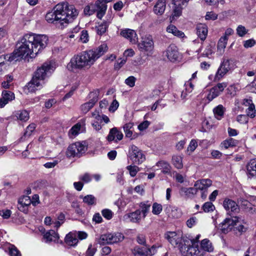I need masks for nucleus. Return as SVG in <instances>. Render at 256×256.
<instances>
[{
  "label": "nucleus",
  "mask_w": 256,
  "mask_h": 256,
  "mask_svg": "<svg viewBox=\"0 0 256 256\" xmlns=\"http://www.w3.org/2000/svg\"><path fill=\"white\" fill-rule=\"evenodd\" d=\"M108 48L107 44L104 43L96 49L86 50L75 54L67 64L66 68L72 72L88 70L108 50Z\"/></svg>",
  "instance_id": "nucleus-1"
},
{
  "label": "nucleus",
  "mask_w": 256,
  "mask_h": 256,
  "mask_svg": "<svg viewBox=\"0 0 256 256\" xmlns=\"http://www.w3.org/2000/svg\"><path fill=\"white\" fill-rule=\"evenodd\" d=\"M78 15V12L74 6L60 3L55 6L52 11L47 13L46 20L48 22L54 24L62 28L72 22Z\"/></svg>",
  "instance_id": "nucleus-2"
},
{
  "label": "nucleus",
  "mask_w": 256,
  "mask_h": 256,
  "mask_svg": "<svg viewBox=\"0 0 256 256\" xmlns=\"http://www.w3.org/2000/svg\"><path fill=\"white\" fill-rule=\"evenodd\" d=\"M32 49L31 42H30L28 34H26L18 41L16 48L13 52L5 55L4 58L8 62H14L28 56L33 58L36 55Z\"/></svg>",
  "instance_id": "nucleus-3"
},
{
  "label": "nucleus",
  "mask_w": 256,
  "mask_h": 256,
  "mask_svg": "<svg viewBox=\"0 0 256 256\" xmlns=\"http://www.w3.org/2000/svg\"><path fill=\"white\" fill-rule=\"evenodd\" d=\"M189 247L182 246L180 248V253L184 256H204L206 252H212L214 247L211 242L205 238L200 242L199 246L198 242L190 240Z\"/></svg>",
  "instance_id": "nucleus-4"
},
{
  "label": "nucleus",
  "mask_w": 256,
  "mask_h": 256,
  "mask_svg": "<svg viewBox=\"0 0 256 256\" xmlns=\"http://www.w3.org/2000/svg\"><path fill=\"white\" fill-rule=\"evenodd\" d=\"M27 34L36 56L46 47L48 42V38L46 35L33 33Z\"/></svg>",
  "instance_id": "nucleus-5"
},
{
  "label": "nucleus",
  "mask_w": 256,
  "mask_h": 256,
  "mask_svg": "<svg viewBox=\"0 0 256 256\" xmlns=\"http://www.w3.org/2000/svg\"><path fill=\"white\" fill-rule=\"evenodd\" d=\"M164 238L172 245L178 247L180 252L182 247H189L190 244V240L182 238L181 232H168L164 234Z\"/></svg>",
  "instance_id": "nucleus-6"
},
{
  "label": "nucleus",
  "mask_w": 256,
  "mask_h": 256,
  "mask_svg": "<svg viewBox=\"0 0 256 256\" xmlns=\"http://www.w3.org/2000/svg\"><path fill=\"white\" fill-rule=\"evenodd\" d=\"M55 68L56 66L54 62H46L37 69L33 78L44 84V80L51 74Z\"/></svg>",
  "instance_id": "nucleus-7"
},
{
  "label": "nucleus",
  "mask_w": 256,
  "mask_h": 256,
  "mask_svg": "<svg viewBox=\"0 0 256 256\" xmlns=\"http://www.w3.org/2000/svg\"><path fill=\"white\" fill-rule=\"evenodd\" d=\"M236 66L234 60L224 58L215 75V80H220L229 71L232 70Z\"/></svg>",
  "instance_id": "nucleus-8"
},
{
  "label": "nucleus",
  "mask_w": 256,
  "mask_h": 256,
  "mask_svg": "<svg viewBox=\"0 0 256 256\" xmlns=\"http://www.w3.org/2000/svg\"><path fill=\"white\" fill-rule=\"evenodd\" d=\"M138 48L140 51L148 56L153 53L154 42L152 38L150 35H146L142 38L140 42L138 43Z\"/></svg>",
  "instance_id": "nucleus-9"
},
{
  "label": "nucleus",
  "mask_w": 256,
  "mask_h": 256,
  "mask_svg": "<svg viewBox=\"0 0 256 256\" xmlns=\"http://www.w3.org/2000/svg\"><path fill=\"white\" fill-rule=\"evenodd\" d=\"M88 144L86 141L76 142L68 146L66 155L69 157L80 156L86 152Z\"/></svg>",
  "instance_id": "nucleus-10"
},
{
  "label": "nucleus",
  "mask_w": 256,
  "mask_h": 256,
  "mask_svg": "<svg viewBox=\"0 0 256 256\" xmlns=\"http://www.w3.org/2000/svg\"><path fill=\"white\" fill-rule=\"evenodd\" d=\"M228 86L226 82L218 83L210 88L207 89L205 92L204 98L208 102H212L214 99L219 96Z\"/></svg>",
  "instance_id": "nucleus-11"
},
{
  "label": "nucleus",
  "mask_w": 256,
  "mask_h": 256,
  "mask_svg": "<svg viewBox=\"0 0 256 256\" xmlns=\"http://www.w3.org/2000/svg\"><path fill=\"white\" fill-rule=\"evenodd\" d=\"M124 238L122 233H108L101 235L98 239V242L100 244H113L122 241Z\"/></svg>",
  "instance_id": "nucleus-12"
},
{
  "label": "nucleus",
  "mask_w": 256,
  "mask_h": 256,
  "mask_svg": "<svg viewBox=\"0 0 256 256\" xmlns=\"http://www.w3.org/2000/svg\"><path fill=\"white\" fill-rule=\"evenodd\" d=\"M88 234L84 232H69L65 238L66 243L70 246H76L79 240L86 239Z\"/></svg>",
  "instance_id": "nucleus-13"
},
{
  "label": "nucleus",
  "mask_w": 256,
  "mask_h": 256,
  "mask_svg": "<svg viewBox=\"0 0 256 256\" xmlns=\"http://www.w3.org/2000/svg\"><path fill=\"white\" fill-rule=\"evenodd\" d=\"M180 56L178 48L174 44H170L162 53V56L164 60L172 62L178 61Z\"/></svg>",
  "instance_id": "nucleus-14"
},
{
  "label": "nucleus",
  "mask_w": 256,
  "mask_h": 256,
  "mask_svg": "<svg viewBox=\"0 0 256 256\" xmlns=\"http://www.w3.org/2000/svg\"><path fill=\"white\" fill-rule=\"evenodd\" d=\"M130 158L134 163L136 164H140L143 162L145 160V156L136 146L132 145L129 150Z\"/></svg>",
  "instance_id": "nucleus-15"
},
{
  "label": "nucleus",
  "mask_w": 256,
  "mask_h": 256,
  "mask_svg": "<svg viewBox=\"0 0 256 256\" xmlns=\"http://www.w3.org/2000/svg\"><path fill=\"white\" fill-rule=\"evenodd\" d=\"M92 118L93 119L92 122V126L96 130H100L102 128V121L106 124H108L110 122V119L106 116L100 115L97 111H94L92 113Z\"/></svg>",
  "instance_id": "nucleus-16"
},
{
  "label": "nucleus",
  "mask_w": 256,
  "mask_h": 256,
  "mask_svg": "<svg viewBox=\"0 0 256 256\" xmlns=\"http://www.w3.org/2000/svg\"><path fill=\"white\" fill-rule=\"evenodd\" d=\"M158 247L152 246L150 248L146 246L134 248L133 253L135 256H152L154 254Z\"/></svg>",
  "instance_id": "nucleus-17"
},
{
  "label": "nucleus",
  "mask_w": 256,
  "mask_h": 256,
  "mask_svg": "<svg viewBox=\"0 0 256 256\" xmlns=\"http://www.w3.org/2000/svg\"><path fill=\"white\" fill-rule=\"evenodd\" d=\"M86 119H81L78 122L73 126L68 132V135L71 138L76 136L83 130H85Z\"/></svg>",
  "instance_id": "nucleus-18"
},
{
  "label": "nucleus",
  "mask_w": 256,
  "mask_h": 256,
  "mask_svg": "<svg viewBox=\"0 0 256 256\" xmlns=\"http://www.w3.org/2000/svg\"><path fill=\"white\" fill-rule=\"evenodd\" d=\"M43 84L42 82L32 77V80L24 86V92L26 94L34 92L40 90L42 87Z\"/></svg>",
  "instance_id": "nucleus-19"
},
{
  "label": "nucleus",
  "mask_w": 256,
  "mask_h": 256,
  "mask_svg": "<svg viewBox=\"0 0 256 256\" xmlns=\"http://www.w3.org/2000/svg\"><path fill=\"white\" fill-rule=\"evenodd\" d=\"M238 222V217H232L226 218L221 223V230L224 233H227L230 231L237 223Z\"/></svg>",
  "instance_id": "nucleus-20"
},
{
  "label": "nucleus",
  "mask_w": 256,
  "mask_h": 256,
  "mask_svg": "<svg viewBox=\"0 0 256 256\" xmlns=\"http://www.w3.org/2000/svg\"><path fill=\"white\" fill-rule=\"evenodd\" d=\"M31 203V198L30 196H23L20 197L18 200V208L20 212L27 214Z\"/></svg>",
  "instance_id": "nucleus-21"
},
{
  "label": "nucleus",
  "mask_w": 256,
  "mask_h": 256,
  "mask_svg": "<svg viewBox=\"0 0 256 256\" xmlns=\"http://www.w3.org/2000/svg\"><path fill=\"white\" fill-rule=\"evenodd\" d=\"M120 35L128 40L132 44H136L138 42V36L136 32L132 30H123L120 32Z\"/></svg>",
  "instance_id": "nucleus-22"
},
{
  "label": "nucleus",
  "mask_w": 256,
  "mask_h": 256,
  "mask_svg": "<svg viewBox=\"0 0 256 256\" xmlns=\"http://www.w3.org/2000/svg\"><path fill=\"white\" fill-rule=\"evenodd\" d=\"M15 98L14 94L8 90H4L2 94V98H0V108H4L10 102Z\"/></svg>",
  "instance_id": "nucleus-23"
},
{
  "label": "nucleus",
  "mask_w": 256,
  "mask_h": 256,
  "mask_svg": "<svg viewBox=\"0 0 256 256\" xmlns=\"http://www.w3.org/2000/svg\"><path fill=\"white\" fill-rule=\"evenodd\" d=\"M141 219L142 216L140 210H136L134 212L127 214L123 216L124 220L130 221L134 223H139Z\"/></svg>",
  "instance_id": "nucleus-24"
},
{
  "label": "nucleus",
  "mask_w": 256,
  "mask_h": 256,
  "mask_svg": "<svg viewBox=\"0 0 256 256\" xmlns=\"http://www.w3.org/2000/svg\"><path fill=\"white\" fill-rule=\"evenodd\" d=\"M212 184V181L210 179H202L196 180L194 184V187L198 190L201 191L207 190V189Z\"/></svg>",
  "instance_id": "nucleus-25"
},
{
  "label": "nucleus",
  "mask_w": 256,
  "mask_h": 256,
  "mask_svg": "<svg viewBox=\"0 0 256 256\" xmlns=\"http://www.w3.org/2000/svg\"><path fill=\"white\" fill-rule=\"evenodd\" d=\"M223 206L228 212H236L238 210V206L236 203L228 198H226L224 200Z\"/></svg>",
  "instance_id": "nucleus-26"
},
{
  "label": "nucleus",
  "mask_w": 256,
  "mask_h": 256,
  "mask_svg": "<svg viewBox=\"0 0 256 256\" xmlns=\"http://www.w3.org/2000/svg\"><path fill=\"white\" fill-rule=\"evenodd\" d=\"M43 238L46 242H58L59 236L54 230H50L44 234Z\"/></svg>",
  "instance_id": "nucleus-27"
},
{
  "label": "nucleus",
  "mask_w": 256,
  "mask_h": 256,
  "mask_svg": "<svg viewBox=\"0 0 256 256\" xmlns=\"http://www.w3.org/2000/svg\"><path fill=\"white\" fill-rule=\"evenodd\" d=\"M123 138V134L119 131L116 128H114L110 130L108 136V141H112L116 140V141L120 140Z\"/></svg>",
  "instance_id": "nucleus-28"
},
{
  "label": "nucleus",
  "mask_w": 256,
  "mask_h": 256,
  "mask_svg": "<svg viewBox=\"0 0 256 256\" xmlns=\"http://www.w3.org/2000/svg\"><path fill=\"white\" fill-rule=\"evenodd\" d=\"M166 30L168 33L172 34L174 36L178 38L184 39L186 38L184 32L178 30V28L173 24H170L168 25L166 28Z\"/></svg>",
  "instance_id": "nucleus-29"
},
{
  "label": "nucleus",
  "mask_w": 256,
  "mask_h": 256,
  "mask_svg": "<svg viewBox=\"0 0 256 256\" xmlns=\"http://www.w3.org/2000/svg\"><path fill=\"white\" fill-rule=\"evenodd\" d=\"M208 32V26L202 24H199L196 26V33L200 39L204 41L206 38Z\"/></svg>",
  "instance_id": "nucleus-30"
},
{
  "label": "nucleus",
  "mask_w": 256,
  "mask_h": 256,
  "mask_svg": "<svg viewBox=\"0 0 256 256\" xmlns=\"http://www.w3.org/2000/svg\"><path fill=\"white\" fill-rule=\"evenodd\" d=\"M96 7L98 8L97 17L99 19H102L105 14L107 9V5L100 0H98L95 3Z\"/></svg>",
  "instance_id": "nucleus-31"
},
{
  "label": "nucleus",
  "mask_w": 256,
  "mask_h": 256,
  "mask_svg": "<svg viewBox=\"0 0 256 256\" xmlns=\"http://www.w3.org/2000/svg\"><path fill=\"white\" fill-rule=\"evenodd\" d=\"M194 85L191 80H188L184 84V89L182 91L181 98L182 99H186L188 96L194 90Z\"/></svg>",
  "instance_id": "nucleus-32"
},
{
  "label": "nucleus",
  "mask_w": 256,
  "mask_h": 256,
  "mask_svg": "<svg viewBox=\"0 0 256 256\" xmlns=\"http://www.w3.org/2000/svg\"><path fill=\"white\" fill-rule=\"evenodd\" d=\"M166 210L168 216L173 218H178L182 214L180 210L175 206H169Z\"/></svg>",
  "instance_id": "nucleus-33"
},
{
  "label": "nucleus",
  "mask_w": 256,
  "mask_h": 256,
  "mask_svg": "<svg viewBox=\"0 0 256 256\" xmlns=\"http://www.w3.org/2000/svg\"><path fill=\"white\" fill-rule=\"evenodd\" d=\"M226 110L222 104H218L214 108L212 111L214 118L218 120H221L224 116Z\"/></svg>",
  "instance_id": "nucleus-34"
},
{
  "label": "nucleus",
  "mask_w": 256,
  "mask_h": 256,
  "mask_svg": "<svg viewBox=\"0 0 256 256\" xmlns=\"http://www.w3.org/2000/svg\"><path fill=\"white\" fill-rule=\"evenodd\" d=\"M166 8V2L158 0L154 7V12L155 14L162 16Z\"/></svg>",
  "instance_id": "nucleus-35"
},
{
  "label": "nucleus",
  "mask_w": 256,
  "mask_h": 256,
  "mask_svg": "<svg viewBox=\"0 0 256 256\" xmlns=\"http://www.w3.org/2000/svg\"><path fill=\"white\" fill-rule=\"evenodd\" d=\"M156 166L161 170L162 172L164 174H169L170 172L171 166L170 164L166 160H159L156 162Z\"/></svg>",
  "instance_id": "nucleus-36"
},
{
  "label": "nucleus",
  "mask_w": 256,
  "mask_h": 256,
  "mask_svg": "<svg viewBox=\"0 0 256 256\" xmlns=\"http://www.w3.org/2000/svg\"><path fill=\"white\" fill-rule=\"evenodd\" d=\"M238 143V140H236L233 138H228L221 143L220 146L224 149H228L237 146Z\"/></svg>",
  "instance_id": "nucleus-37"
},
{
  "label": "nucleus",
  "mask_w": 256,
  "mask_h": 256,
  "mask_svg": "<svg viewBox=\"0 0 256 256\" xmlns=\"http://www.w3.org/2000/svg\"><path fill=\"white\" fill-rule=\"evenodd\" d=\"M14 116L22 122H26L30 118L28 112L26 110H20L14 112Z\"/></svg>",
  "instance_id": "nucleus-38"
},
{
  "label": "nucleus",
  "mask_w": 256,
  "mask_h": 256,
  "mask_svg": "<svg viewBox=\"0 0 256 256\" xmlns=\"http://www.w3.org/2000/svg\"><path fill=\"white\" fill-rule=\"evenodd\" d=\"M133 126L134 124L132 122L127 123L123 126L126 136L130 139L135 138L134 135L133 134Z\"/></svg>",
  "instance_id": "nucleus-39"
},
{
  "label": "nucleus",
  "mask_w": 256,
  "mask_h": 256,
  "mask_svg": "<svg viewBox=\"0 0 256 256\" xmlns=\"http://www.w3.org/2000/svg\"><path fill=\"white\" fill-rule=\"evenodd\" d=\"M180 194L187 197H192L197 194L196 189L194 188H182L180 190Z\"/></svg>",
  "instance_id": "nucleus-40"
},
{
  "label": "nucleus",
  "mask_w": 256,
  "mask_h": 256,
  "mask_svg": "<svg viewBox=\"0 0 256 256\" xmlns=\"http://www.w3.org/2000/svg\"><path fill=\"white\" fill-rule=\"evenodd\" d=\"M140 211L142 215V218H144L150 212V204L148 202H144L140 204Z\"/></svg>",
  "instance_id": "nucleus-41"
},
{
  "label": "nucleus",
  "mask_w": 256,
  "mask_h": 256,
  "mask_svg": "<svg viewBox=\"0 0 256 256\" xmlns=\"http://www.w3.org/2000/svg\"><path fill=\"white\" fill-rule=\"evenodd\" d=\"M247 171L248 174L256 176V159L251 160L247 165Z\"/></svg>",
  "instance_id": "nucleus-42"
},
{
  "label": "nucleus",
  "mask_w": 256,
  "mask_h": 256,
  "mask_svg": "<svg viewBox=\"0 0 256 256\" xmlns=\"http://www.w3.org/2000/svg\"><path fill=\"white\" fill-rule=\"evenodd\" d=\"M238 202L241 204L243 208L246 209L248 212H253L256 211V208L252 207V205L248 201L244 199H240Z\"/></svg>",
  "instance_id": "nucleus-43"
},
{
  "label": "nucleus",
  "mask_w": 256,
  "mask_h": 256,
  "mask_svg": "<svg viewBox=\"0 0 256 256\" xmlns=\"http://www.w3.org/2000/svg\"><path fill=\"white\" fill-rule=\"evenodd\" d=\"M227 42L228 40L224 38L220 37L218 40L217 48L218 52L220 54L222 55L224 54Z\"/></svg>",
  "instance_id": "nucleus-44"
},
{
  "label": "nucleus",
  "mask_w": 256,
  "mask_h": 256,
  "mask_svg": "<svg viewBox=\"0 0 256 256\" xmlns=\"http://www.w3.org/2000/svg\"><path fill=\"white\" fill-rule=\"evenodd\" d=\"M172 164L176 168L182 169L183 168L182 158L180 156H173Z\"/></svg>",
  "instance_id": "nucleus-45"
},
{
  "label": "nucleus",
  "mask_w": 256,
  "mask_h": 256,
  "mask_svg": "<svg viewBox=\"0 0 256 256\" xmlns=\"http://www.w3.org/2000/svg\"><path fill=\"white\" fill-rule=\"evenodd\" d=\"M108 26V25L104 22L98 23V25L96 26V30L97 34L100 36L102 35L106 32Z\"/></svg>",
  "instance_id": "nucleus-46"
},
{
  "label": "nucleus",
  "mask_w": 256,
  "mask_h": 256,
  "mask_svg": "<svg viewBox=\"0 0 256 256\" xmlns=\"http://www.w3.org/2000/svg\"><path fill=\"white\" fill-rule=\"evenodd\" d=\"M80 198H82L83 202L88 205L92 206L96 204V198L93 195L88 194L84 196H80Z\"/></svg>",
  "instance_id": "nucleus-47"
},
{
  "label": "nucleus",
  "mask_w": 256,
  "mask_h": 256,
  "mask_svg": "<svg viewBox=\"0 0 256 256\" xmlns=\"http://www.w3.org/2000/svg\"><path fill=\"white\" fill-rule=\"evenodd\" d=\"M172 2L174 5L172 18H174V17H178L180 16L182 9V6L185 5L186 4H180V5H177L174 4V0H172Z\"/></svg>",
  "instance_id": "nucleus-48"
},
{
  "label": "nucleus",
  "mask_w": 256,
  "mask_h": 256,
  "mask_svg": "<svg viewBox=\"0 0 256 256\" xmlns=\"http://www.w3.org/2000/svg\"><path fill=\"white\" fill-rule=\"evenodd\" d=\"M36 128V124L32 123L30 124H29L27 128H26V132L23 136L22 137L21 139L24 140L26 138H28L30 136L32 132L34 131Z\"/></svg>",
  "instance_id": "nucleus-49"
},
{
  "label": "nucleus",
  "mask_w": 256,
  "mask_h": 256,
  "mask_svg": "<svg viewBox=\"0 0 256 256\" xmlns=\"http://www.w3.org/2000/svg\"><path fill=\"white\" fill-rule=\"evenodd\" d=\"M94 100L86 102L80 106V109L82 112L86 114L94 106Z\"/></svg>",
  "instance_id": "nucleus-50"
},
{
  "label": "nucleus",
  "mask_w": 256,
  "mask_h": 256,
  "mask_svg": "<svg viewBox=\"0 0 256 256\" xmlns=\"http://www.w3.org/2000/svg\"><path fill=\"white\" fill-rule=\"evenodd\" d=\"M240 89V87L238 84H232L230 86L226 89L228 94L231 96H234L236 92Z\"/></svg>",
  "instance_id": "nucleus-51"
},
{
  "label": "nucleus",
  "mask_w": 256,
  "mask_h": 256,
  "mask_svg": "<svg viewBox=\"0 0 256 256\" xmlns=\"http://www.w3.org/2000/svg\"><path fill=\"white\" fill-rule=\"evenodd\" d=\"M162 210V205L157 202H154L152 206V213L154 215H159Z\"/></svg>",
  "instance_id": "nucleus-52"
},
{
  "label": "nucleus",
  "mask_w": 256,
  "mask_h": 256,
  "mask_svg": "<svg viewBox=\"0 0 256 256\" xmlns=\"http://www.w3.org/2000/svg\"><path fill=\"white\" fill-rule=\"evenodd\" d=\"M202 208L205 212H213L215 210V206L211 202H208L203 204Z\"/></svg>",
  "instance_id": "nucleus-53"
},
{
  "label": "nucleus",
  "mask_w": 256,
  "mask_h": 256,
  "mask_svg": "<svg viewBox=\"0 0 256 256\" xmlns=\"http://www.w3.org/2000/svg\"><path fill=\"white\" fill-rule=\"evenodd\" d=\"M214 53V48L213 46L210 44H208L206 48L204 50L202 53V55L204 56H206L208 58H210V56Z\"/></svg>",
  "instance_id": "nucleus-54"
},
{
  "label": "nucleus",
  "mask_w": 256,
  "mask_h": 256,
  "mask_svg": "<svg viewBox=\"0 0 256 256\" xmlns=\"http://www.w3.org/2000/svg\"><path fill=\"white\" fill-rule=\"evenodd\" d=\"M126 169L128 170L130 174L132 177L135 176L138 172L140 170L138 166L132 165L127 166Z\"/></svg>",
  "instance_id": "nucleus-55"
},
{
  "label": "nucleus",
  "mask_w": 256,
  "mask_h": 256,
  "mask_svg": "<svg viewBox=\"0 0 256 256\" xmlns=\"http://www.w3.org/2000/svg\"><path fill=\"white\" fill-rule=\"evenodd\" d=\"M218 14L213 11L208 12L205 16L207 20H214L218 18Z\"/></svg>",
  "instance_id": "nucleus-56"
},
{
  "label": "nucleus",
  "mask_w": 256,
  "mask_h": 256,
  "mask_svg": "<svg viewBox=\"0 0 256 256\" xmlns=\"http://www.w3.org/2000/svg\"><path fill=\"white\" fill-rule=\"evenodd\" d=\"M9 254L10 256H20V253L14 245H10L9 248Z\"/></svg>",
  "instance_id": "nucleus-57"
},
{
  "label": "nucleus",
  "mask_w": 256,
  "mask_h": 256,
  "mask_svg": "<svg viewBox=\"0 0 256 256\" xmlns=\"http://www.w3.org/2000/svg\"><path fill=\"white\" fill-rule=\"evenodd\" d=\"M247 116H250L251 118H254L256 116V110L255 109L254 105H251L246 110Z\"/></svg>",
  "instance_id": "nucleus-58"
},
{
  "label": "nucleus",
  "mask_w": 256,
  "mask_h": 256,
  "mask_svg": "<svg viewBox=\"0 0 256 256\" xmlns=\"http://www.w3.org/2000/svg\"><path fill=\"white\" fill-rule=\"evenodd\" d=\"M102 216L108 220L112 218L114 214L112 211L109 209H104L102 211Z\"/></svg>",
  "instance_id": "nucleus-59"
},
{
  "label": "nucleus",
  "mask_w": 256,
  "mask_h": 256,
  "mask_svg": "<svg viewBox=\"0 0 256 256\" xmlns=\"http://www.w3.org/2000/svg\"><path fill=\"white\" fill-rule=\"evenodd\" d=\"M236 121L240 124H246L248 122V118L246 114H240L236 117Z\"/></svg>",
  "instance_id": "nucleus-60"
},
{
  "label": "nucleus",
  "mask_w": 256,
  "mask_h": 256,
  "mask_svg": "<svg viewBox=\"0 0 256 256\" xmlns=\"http://www.w3.org/2000/svg\"><path fill=\"white\" fill-rule=\"evenodd\" d=\"M248 30L242 25H239L236 28V33L240 37L244 36L247 32Z\"/></svg>",
  "instance_id": "nucleus-61"
},
{
  "label": "nucleus",
  "mask_w": 256,
  "mask_h": 256,
  "mask_svg": "<svg viewBox=\"0 0 256 256\" xmlns=\"http://www.w3.org/2000/svg\"><path fill=\"white\" fill-rule=\"evenodd\" d=\"M96 251V248L92 244H90L84 256H94Z\"/></svg>",
  "instance_id": "nucleus-62"
},
{
  "label": "nucleus",
  "mask_w": 256,
  "mask_h": 256,
  "mask_svg": "<svg viewBox=\"0 0 256 256\" xmlns=\"http://www.w3.org/2000/svg\"><path fill=\"white\" fill-rule=\"evenodd\" d=\"M198 146V142H196V140H192L188 147V148H187V150L188 152H190V153L193 152L195 150L196 148H197Z\"/></svg>",
  "instance_id": "nucleus-63"
},
{
  "label": "nucleus",
  "mask_w": 256,
  "mask_h": 256,
  "mask_svg": "<svg viewBox=\"0 0 256 256\" xmlns=\"http://www.w3.org/2000/svg\"><path fill=\"white\" fill-rule=\"evenodd\" d=\"M136 78L134 76H130L125 80V84L130 88H132L135 85Z\"/></svg>",
  "instance_id": "nucleus-64"
}]
</instances>
